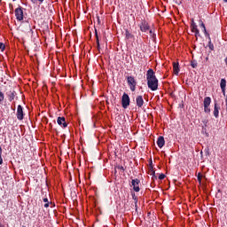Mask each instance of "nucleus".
Segmentation results:
<instances>
[{"label": "nucleus", "mask_w": 227, "mask_h": 227, "mask_svg": "<svg viewBox=\"0 0 227 227\" xmlns=\"http://www.w3.org/2000/svg\"><path fill=\"white\" fill-rule=\"evenodd\" d=\"M147 86L152 91H157L159 90V80L157 78L147 80Z\"/></svg>", "instance_id": "1"}, {"label": "nucleus", "mask_w": 227, "mask_h": 227, "mask_svg": "<svg viewBox=\"0 0 227 227\" xmlns=\"http://www.w3.org/2000/svg\"><path fill=\"white\" fill-rule=\"evenodd\" d=\"M127 83L129 86L130 91H136V86H137V82H136V78L134 76H127Z\"/></svg>", "instance_id": "2"}, {"label": "nucleus", "mask_w": 227, "mask_h": 227, "mask_svg": "<svg viewBox=\"0 0 227 227\" xmlns=\"http://www.w3.org/2000/svg\"><path fill=\"white\" fill-rule=\"evenodd\" d=\"M121 106L123 109H127L130 106V98L129 97V94L123 93L121 97Z\"/></svg>", "instance_id": "3"}, {"label": "nucleus", "mask_w": 227, "mask_h": 227, "mask_svg": "<svg viewBox=\"0 0 227 227\" xmlns=\"http://www.w3.org/2000/svg\"><path fill=\"white\" fill-rule=\"evenodd\" d=\"M138 26L142 33H146V31H150V25L148 24V21L145 20H142L141 23Z\"/></svg>", "instance_id": "4"}, {"label": "nucleus", "mask_w": 227, "mask_h": 227, "mask_svg": "<svg viewBox=\"0 0 227 227\" xmlns=\"http://www.w3.org/2000/svg\"><path fill=\"white\" fill-rule=\"evenodd\" d=\"M15 17L17 20H24V11L22 7H18L15 9Z\"/></svg>", "instance_id": "5"}, {"label": "nucleus", "mask_w": 227, "mask_h": 227, "mask_svg": "<svg viewBox=\"0 0 227 227\" xmlns=\"http://www.w3.org/2000/svg\"><path fill=\"white\" fill-rule=\"evenodd\" d=\"M139 184H141V181L139 179H132L131 187H133V191H135V192H139V191H141V189L139 188Z\"/></svg>", "instance_id": "6"}, {"label": "nucleus", "mask_w": 227, "mask_h": 227, "mask_svg": "<svg viewBox=\"0 0 227 227\" xmlns=\"http://www.w3.org/2000/svg\"><path fill=\"white\" fill-rule=\"evenodd\" d=\"M16 116L20 121L24 120V108H22V106L20 105H19L17 107Z\"/></svg>", "instance_id": "7"}, {"label": "nucleus", "mask_w": 227, "mask_h": 227, "mask_svg": "<svg viewBox=\"0 0 227 227\" xmlns=\"http://www.w3.org/2000/svg\"><path fill=\"white\" fill-rule=\"evenodd\" d=\"M153 79H157V76H155L153 69L150 68L146 73V81H152Z\"/></svg>", "instance_id": "8"}, {"label": "nucleus", "mask_w": 227, "mask_h": 227, "mask_svg": "<svg viewBox=\"0 0 227 227\" xmlns=\"http://www.w3.org/2000/svg\"><path fill=\"white\" fill-rule=\"evenodd\" d=\"M57 123L58 125H60V127L62 126L63 129H67L68 127V124L67 123V120L65 119V117H58Z\"/></svg>", "instance_id": "9"}, {"label": "nucleus", "mask_w": 227, "mask_h": 227, "mask_svg": "<svg viewBox=\"0 0 227 227\" xmlns=\"http://www.w3.org/2000/svg\"><path fill=\"white\" fill-rule=\"evenodd\" d=\"M136 104L137 107L141 108L145 105V99H143V96H137L136 98Z\"/></svg>", "instance_id": "10"}, {"label": "nucleus", "mask_w": 227, "mask_h": 227, "mask_svg": "<svg viewBox=\"0 0 227 227\" xmlns=\"http://www.w3.org/2000/svg\"><path fill=\"white\" fill-rule=\"evenodd\" d=\"M191 28H192V33H195V36H200V29H198V25H196V23H194V21H192V23L191 25Z\"/></svg>", "instance_id": "11"}, {"label": "nucleus", "mask_w": 227, "mask_h": 227, "mask_svg": "<svg viewBox=\"0 0 227 227\" xmlns=\"http://www.w3.org/2000/svg\"><path fill=\"white\" fill-rule=\"evenodd\" d=\"M24 26V31L26 33H33V29L31 28V25L29 24V21H26L23 23Z\"/></svg>", "instance_id": "12"}, {"label": "nucleus", "mask_w": 227, "mask_h": 227, "mask_svg": "<svg viewBox=\"0 0 227 227\" xmlns=\"http://www.w3.org/2000/svg\"><path fill=\"white\" fill-rule=\"evenodd\" d=\"M164 145H166V140H164V137H159L157 140V145L159 148H163Z\"/></svg>", "instance_id": "13"}, {"label": "nucleus", "mask_w": 227, "mask_h": 227, "mask_svg": "<svg viewBox=\"0 0 227 227\" xmlns=\"http://www.w3.org/2000/svg\"><path fill=\"white\" fill-rule=\"evenodd\" d=\"M15 95H17V92H15V90L7 93L9 102H13V100L15 99Z\"/></svg>", "instance_id": "14"}, {"label": "nucleus", "mask_w": 227, "mask_h": 227, "mask_svg": "<svg viewBox=\"0 0 227 227\" xmlns=\"http://www.w3.org/2000/svg\"><path fill=\"white\" fill-rule=\"evenodd\" d=\"M178 62H174L173 63V70H174V74L176 75H178V74L180 73V67Z\"/></svg>", "instance_id": "15"}, {"label": "nucleus", "mask_w": 227, "mask_h": 227, "mask_svg": "<svg viewBox=\"0 0 227 227\" xmlns=\"http://www.w3.org/2000/svg\"><path fill=\"white\" fill-rule=\"evenodd\" d=\"M220 88L224 95V93H226V80L225 79L221 80Z\"/></svg>", "instance_id": "16"}, {"label": "nucleus", "mask_w": 227, "mask_h": 227, "mask_svg": "<svg viewBox=\"0 0 227 227\" xmlns=\"http://www.w3.org/2000/svg\"><path fill=\"white\" fill-rule=\"evenodd\" d=\"M220 109H221V107L217 106V103H215V108H214V112H213L215 118H219V110Z\"/></svg>", "instance_id": "17"}, {"label": "nucleus", "mask_w": 227, "mask_h": 227, "mask_svg": "<svg viewBox=\"0 0 227 227\" xmlns=\"http://www.w3.org/2000/svg\"><path fill=\"white\" fill-rule=\"evenodd\" d=\"M210 104H212V98H210V97H206L204 98V106H210Z\"/></svg>", "instance_id": "18"}, {"label": "nucleus", "mask_w": 227, "mask_h": 227, "mask_svg": "<svg viewBox=\"0 0 227 227\" xmlns=\"http://www.w3.org/2000/svg\"><path fill=\"white\" fill-rule=\"evenodd\" d=\"M95 36H96V43L98 45V51H100V39H98V33L95 30Z\"/></svg>", "instance_id": "19"}, {"label": "nucleus", "mask_w": 227, "mask_h": 227, "mask_svg": "<svg viewBox=\"0 0 227 227\" xmlns=\"http://www.w3.org/2000/svg\"><path fill=\"white\" fill-rule=\"evenodd\" d=\"M149 174L153 176V180H157V176H155V170L153 168H149Z\"/></svg>", "instance_id": "20"}, {"label": "nucleus", "mask_w": 227, "mask_h": 227, "mask_svg": "<svg viewBox=\"0 0 227 227\" xmlns=\"http://www.w3.org/2000/svg\"><path fill=\"white\" fill-rule=\"evenodd\" d=\"M125 37H126V40H130V38H134V35H132V34H130V32H129V30H126Z\"/></svg>", "instance_id": "21"}, {"label": "nucleus", "mask_w": 227, "mask_h": 227, "mask_svg": "<svg viewBox=\"0 0 227 227\" xmlns=\"http://www.w3.org/2000/svg\"><path fill=\"white\" fill-rule=\"evenodd\" d=\"M30 1L33 4H37L38 3H39V4H43V1H45V0H30Z\"/></svg>", "instance_id": "22"}, {"label": "nucleus", "mask_w": 227, "mask_h": 227, "mask_svg": "<svg viewBox=\"0 0 227 227\" xmlns=\"http://www.w3.org/2000/svg\"><path fill=\"white\" fill-rule=\"evenodd\" d=\"M207 47H209L210 51H214V43H212V39L209 38Z\"/></svg>", "instance_id": "23"}, {"label": "nucleus", "mask_w": 227, "mask_h": 227, "mask_svg": "<svg viewBox=\"0 0 227 227\" xmlns=\"http://www.w3.org/2000/svg\"><path fill=\"white\" fill-rule=\"evenodd\" d=\"M3 102H4V93L0 90V104H3Z\"/></svg>", "instance_id": "24"}, {"label": "nucleus", "mask_w": 227, "mask_h": 227, "mask_svg": "<svg viewBox=\"0 0 227 227\" xmlns=\"http://www.w3.org/2000/svg\"><path fill=\"white\" fill-rule=\"evenodd\" d=\"M191 67L192 68H196L198 67V62L196 60H192L191 61Z\"/></svg>", "instance_id": "25"}, {"label": "nucleus", "mask_w": 227, "mask_h": 227, "mask_svg": "<svg viewBox=\"0 0 227 227\" xmlns=\"http://www.w3.org/2000/svg\"><path fill=\"white\" fill-rule=\"evenodd\" d=\"M203 178V175H201V172H200L197 176V180L199 182V184H201V179Z\"/></svg>", "instance_id": "26"}, {"label": "nucleus", "mask_w": 227, "mask_h": 227, "mask_svg": "<svg viewBox=\"0 0 227 227\" xmlns=\"http://www.w3.org/2000/svg\"><path fill=\"white\" fill-rule=\"evenodd\" d=\"M2 155H3V147H1V145H0V166H1V164H3V157H2Z\"/></svg>", "instance_id": "27"}, {"label": "nucleus", "mask_w": 227, "mask_h": 227, "mask_svg": "<svg viewBox=\"0 0 227 227\" xmlns=\"http://www.w3.org/2000/svg\"><path fill=\"white\" fill-rule=\"evenodd\" d=\"M6 49V45H4V43H0V51H4Z\"/></svg>", "instance_id": "28"}, {"label": "nucleus", "mask_w": 227, "mask_h": 227, "mask_svg": "<svg viewBox=\"0 0 227 227\" xmlns=\"http://www.w3.org/2000/svg\"><path fill=\"white\" fill-rule=\"evenodd\" d=\"M132 199L134 200V203H137V196H136V193H132Z\"/></svg>", "instance_id": "29"}, {"label": "nucleus", "mask_w": 227, "mask_h": 227, "mask_svg": "<svg viewBox=\"0 0 227 227\" xmlns=\"http://www.w3.org/2000/svg\"><path fill=\"white\" fill-rule=\"evenodd\" d=\"M204 112L209 114L210 113V106H204Z\"/></svg>", "instance_id": "30"}, {"label": "nucleus", "mask_w": 227, "mask_h": 227, "mask_svg": "<svg viewBox=\"0 0 227 227\" xmlns=\"http://www.w3.org/2000/svg\"><path fill=\"white\" fill-rule=\"evenodd\" d=\"M116 169H119L120 171H122V172L125 171V168H123V166H120V165L116 167Z\"/></svg>", "instance_id": "31"}, {"label": "nucleus", "mask_w": 227, "mask_h": 227, "mask_svg": "<svg viewBox=\"0 0 227 227\" xmlns=\"http://www.w3.org/2000/svg\"><path fill=\"white\" fill-rule=\"evenodd\" d=\"M199 22H200V27H202V29L206 27L205 23H203V20H200Z\"/></svg>", "instance_id": "32"}, {"label": "nucleus", "mask_w": 227, "mask_h": 227, "mask_svg": "<svg viewBox=\"0 0 227 227\" xmlns=\"http://www.w3.org/2000/svg\"><path fill=\"white\" fill-rule=\"evenodd\" d=\"M164 178H166V175L160 174V175L159 176V180H164Z\"/></svg>", "instance_id": "33"}, {"label": "nucleus", "mask_w": 227, "mask_h": 227, "mask_svg": "<svg viewBox=\"0 0 227 227\" xmlns=\"http://www.w3.org/2000/svg\"><path fill=\"white\" fill-rule=\"evenodd\" d=\"M149 168H153V161L152 159L149 160Z\"/></svg>", "instance_id": "34"}, {"label": "nucleus", "mask_w": 227, "mask_h": 227, "mask_svg": "<svg viewBox=\"0 0 227 227\" xmlns=\"http://www.w3.org/2000/svg\"><path fill=\"white\" fill-rule=\"evenodd\" d=\"M205 36L206 38H208V41H210V34H208V32L205 34Z\"/></svg>", "instance_id": "35"}, {"label": "nucleus", "mask_w": 227, "mask_h": 227, "mask_svg": "<svg viewBox=\"0 0 227 227\" xmlns=\"http://www.w3.org/2000/svg\"><path fill=\"white\" fill-rule=\"evenodd\" d=\"M43 201L44 203H49V199L44 198V199H43Z\"/></svg>", "instance_id": "36"}, {"label": "nucleus", "mask_w": 227, "mask_h": 227, "mask_svg": "<svg viewBox=\"0 0 227 227\" xmlns=\"http://www.w3.org/2000/svg\"><path fill=\"white\" fill-rule=\"evenodd\" d=\"M49 205H50V203H49V202H46V203L44 204V208H49Z\"/></svg>", "instance_id": "37"}, {"label": "nucleus", "mask_w": 227, "mask_h": 227, "mask_svg": "<svg viewBox=\"0 0 227 227\" xmlns=\"http://www.w3.org/2000/svg\"><path fill=\"white\" fill-rule=\"evenodd\" d=\"M202 31H203L204 35H206V33H207V27L202 28Z\"/></svg>", "instance_id": "38"}, {"label": "nucleus", "mask_w": 227, "mask_h": 227, "mask_svg": "<svg viewBox=\"0 0 227 227\" xmlns=\"http://www.w3.org/2000/svg\"><path fill=\"white\" fill-rule=\"evenodd\" d=\"M152 38H155L157 36V35L155 33L151 35Z\"/></svg>", "instance_id": "39"}, {"label": "nucleus", "mask_w": 227, "mask_h": 227, "mask_svg": "<svg viewBox=\"0 0 227 227\" xmlns=\"http://www.w3.org/2000/svg\"><path fill=\"white\" fill-rule=\"evenodd\" d=\"M135 210L137 212V203H135Z\"/></svg>", "instance_id": "40"}, {"label": "nucleus", "mask_w": 227, "mask_h": 227, "mask_svg": "<svg viewBox=\"0 0 227 227\" xmlns=\"http://www.w3.org/2000/svg\"><path fill=\"white\" fill-rule=\"evenodd\" d=\"M149 33H150L151 35H153V30H149Z\"/></svg>", "instance_id": "41"}, {"label": "nucleus", "mask_w": 227, "mask_h": 227, "mask_svg": "<svg viewBox=\"0 0 227 227\" xmlns=\"http://www.w3.org/2000/svg\"><path fill=\"white\" fill-rule=\"evenodd\" d=\"M0 227H4V225H3V223H0Z\"/></svg>", "instance_id": "42"}, {"label": "nucleus", "mask_w": 227, "mask_h": 227, "mask_svg": "<svg viewBox=\"0 0 227 227\" xmlns=\"http://www.w3.org/2000/svg\"><path fill=\"white\" fill-rule=\"evenodd\" d=\"M224 1V3H227V0H223Z\"/></svg>", "instance_id": "43"}, {"label": "nucleus", "mask_w": 227, "mask_h": 227, "mask_svg": "<svg viewBox=\"0 0 227 227\" xmlns=\"http://www.w3.org/2000/svg\"><path fill=\"white\" fill-rule=\"evenodd\" d=\"M22 227H26L25 225H23Z\"/></svg>", "instance_id": "44"}]
</instances>
